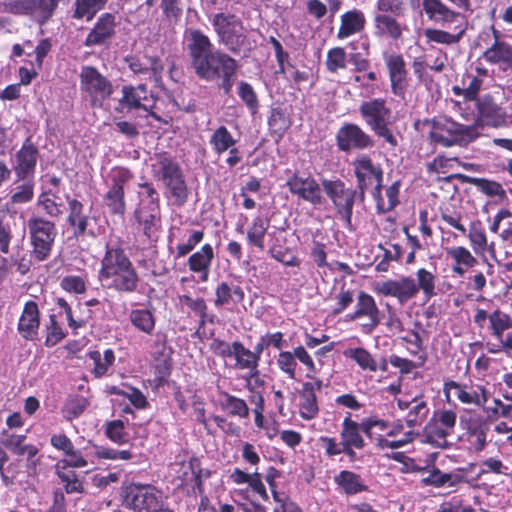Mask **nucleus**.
<instances>
[{"label": "nucleus", "mask_w": 512, "mask_h": 512, "mask_svg": "<svg viewBox=\"0 0 512 512\" xmlns=\"http://www.w3.org/2000/svg\"><path fill=\"white\" fill-rule=\"evenodd\" d=\"M99 278L110 280L109 288L127 294L136 292L140 282L138 272L124 250L109 246L101 260Z\"/></svg>", "instance_id": "f257e3e1"}, {"label": "nucleus", "mask_w": 512, "mask_h": 512, "mask_svg": "<svg viewBox=\"0 0 512 512\" xmlns=\"http://www.w3.org/2000/svg\"><path fill=\"white\" fill-rule=\"evenodd\" d=\"M475 325L486 328L489 340L486 342V350L490 354L512 352V317L499 308L488 313L482 308H477L473 316Z\"/></svg>", "instance_id": "f03ea898"}, {"label": "nucleus", "mask_w": 512, "mask_h": 512, "mask_svg": "<svg viewBox=\"0 0 512 512\" xmlns=\"http://www.w3.org/2000/svg\"><path fill=\"white\" fill-rule=\"evenodd\" d=\"M212 26L223 44L233 53H245L250 50V43L245 34L241 20L234 14L220 12L212 17Z\"/></svg>", "instance_id": "7ed1b4c3"}, {"label": "nucleus", "mask_w": 512, "mask_h": 512, "mask_svg": "<svg viewBox=\"0 0 512 512\" xmlns=\"http://www.w3.org/2000/svg\"><path fill=\"white\" fill-rule=\"evenodd\" d=\"M122 504L133 512H159L164 509L162 492L152 484L131 482L122 487Z\"/></svg>", "instance_id": "20e7f679"}, {"label": "nucleus", "mask_w": 512, "mask_h": 512, "mask_svg": "<svg viewBox=\"0 0 512 512\" xmlns=\"http://www.w3.org/2000/svg\"><path fill=\"white\" fill-rule=\"evenodd\" d=\"M360 113L378 136L383 137L392 146L397 145L396 138L387 127L390 109L385 106L384 100L375 99L363 102L360 106Z\"/></svg>", "instance_id": "39448f33"}, {"label": "nucleus", "mask_w": 512, "mask_h": 512, "mask_svg": "<svg viewBox=\"0 0 512 512\" xmlns=\"http://www.w3.org/2000/svg\"><path fill=\"white\" fill-rule=\"evenodd\" d=\"M58 2L59 0H9L2 6L6 13L28 15L42 25L52 17Z\"/></svg>", "instance_id": "423d86ee"}, {"label": "nucleus", "mask_w": 512, "mask_h": 512, "mask_svg": "<svg viewBox=\"0 0 512 512\" xmlns=\"http://www.w3.org/2000/svg\"><path fill=\"white\" fill-rule=\"evenodd\" d=\"M382 316L383 314L373 296L367 292L360 291L356 298L354 310L346 315V320L355 321L367 317L368 322L361 325V331L369 335L380 325Z\"/></svg>", "instance_id": "0eeeda50"}, {"label": "nucleus", "mask_w": 512, "mask_h": 512, "mask_svg": "<svg viewBox=\"0 0 512 512\" xmlns=\"http://www.w3.org/2000/svg\"><path fill=\"white\" fill-rule=\"evenodd\" d=\"M159 165L162 180L170 191L173 203L183 205L188 197V188L179 165L169 158H162Z\"/></svg>", "instance_id": "6e6552de"}, {"label": "nucleus", "mask_w": 512, "mask_h": 512, "mask_svg": "<svg viewBox=\"0 0 512 512\" xmlns=\"http://www.w3.org/2000/svg\"><path fill=\"white\" fill-rule=\"evenodd\" d=\"M322 186L326 194L333 201L341 220L351 223L352 208L355 202L356 191L346 188L340 181L323 180Z\"/></svg>", "instance_id": "1a4fd4ad"}, {"label": "nucleus", "mask_w": 512, "mask_h": 512, "mask_svg": "<svg viewBox=\"0 0 512 512\" xmlns=\"http://www.w3.org/2000/svg\"><path fill=\"white\" fill-rule=\"evenodd\" d=\"M82 89L87 92L94 106H101L113 91V87L108 79L91 66H85L80 73Z\"/></svg>", "instance_id": "9d476101"}, {"label": "nucleus", "mask_w": 512, "mask_h": 512, "mask_svg": "<svg viewBox=\"0 0 512 512\" xmlns=\"http://www.w3.org/2000/svg\"><path fill=\"white\" fill-rule=\"evenodd\" d=\"M443 391L447 398H449L450 392L454 391V396L460 403L477 407H484L489 397V392L483 385L472 382L459 383L448 380L444 382Z\"/></svg>", "instance_id": "9b49d317"}, {"label": "nucleus", "mask_w": 512, "mask_h": 512, "mask_svg": "<svg viewBox=\"0 0 512 512\" xmlns=\"http://www.w3.org/2000/svg\"><path fill=\"white\" fill-rule=\"evenodd\" d=\"M374 291L384 297L396 298L401 305L417 296L416 281L409 276L379 282L376 284Z\"/></svg>", "instance_id": "f8f14e48"}, {"label": "nucleus", "mask_w": 512, "mask_h": 512, "mask_svg": "<svg viewBox=\"0 0 512 512\" xmlns=\"http://www.w3.org/2000/svg\"><path fill=\"white\" fill-rule=\"evenodd\" d=\"M460 425L465 431L466 441L474 452H481L487 445L489 424L483 416L471 414L460 418Z\"/></svg>", "instance_id": "ddd939ff"}, {"label": "nucleus", "mask_w": 512, "mask_h": 512, "mask_svg": "<svg viewBox=\"0 0 512 512\" xmlns=\"http://www.w3.org/2000/svg\"><path fill=\"white\" fill-rule=\"evenodd\" d=\"M187 48L195 71H203L207 60L215 53L209 38L198 29L189 30Z\"/></svg>", "instance_id": "4468645a"}, {"label": "nucleus", "mask_w": 512, "mask_h": 512, "mask_svg": "<svg viewBox=\"0 0 512 512\" xmlns=\"http://www.w3.org/2000/svg\"><path fill=\"white\" fill-rule=\"evenodd\" d=\"M131 178L128 170L117 168L113 171V185L104 197L105 205L110 212L116 215H122L125 211L124 203V184Z\"/></svg>", "instance_id": "2eb2a0df"}, {"label": "nucleus", "mask_w": 512, "mask_h": 512, "mask_svg": "<svg viewBox=\"0 0 512 512\" xmlns=\"http://www.w3.org/2000/svg\"><path fill=\"white\" fill-rule=\"evenodd\" d=\"M236 69L237 64L234 59L225 53L215 52L205 63L204 70L198 69L195 73L200 78L214 80L220 76H233Z\"/></svg>", "instance_id": "dca6fc26"}, {"label": "nucleus", "mask_w": 512, "mask_h": 512, "mask_svg": "<svg viewBox=\"0 0 512 512\" xmlns=\"http://www.w3.org/2000/svg\"><path fill=\"white\" fill-rule=\"evenodd\" d=\"M414 471L421 473V483L424 486H431L434 488L455 487L464 481L463 474L455 472L444 473L435 465H432L431 467L417 466L414 468Z\"/></svg>", "instance_id": "f3484780"}, {"label": "nucleus", "mask_w": 512, "mask_h": 512, "mask_svg": "<svg viewBox=\"0 0 512 512\" xmlns=\"http://www.w3.org/2000/svg\"><path fill=\"white\" fill-rule=\"evenodd\" d=\"M39 327L40 311L38 304L33 300H29L24 304L17 324V330L25 340L34 341L38 337Z\"/></svg>", "instance_id": "a211bd4d"}, {"label": "nucleus", "mask_w": 512, "mask_h": 512, "mask_svg": "<svg viewBox=\"0 0 512 512\" xmlns=\"http://www.w3.org/2000/svg\"><path fill=\"white\" fill-rule=\"evenodd\" d=\"M423 11L427 18L442 25L466 22L458 11L449 8L442 0H422Z\"/></svg>", "instance_id": "6ab92c4d"}, {"label": "nucleus", "mask_w": 512, "mask_h": 512, "mask_svg": "<svg viewBox=\"0 0 512 512\" xmlns=\"http://www.w3.org/2000/svg\"><path fill=\"white\" fill-rule=\"evenodd\" d=\"M337 143L342 151L364 149L373 144L372 139L355 124H346L338 131Z\"/></svg>", "instance_id": "aec40b11"}, {"label": "nucleus", "mask_w": 512, "mask_h": 512, "mask_svg": "<svg viewBox=\"0 0 512 512\" xmlns=\"http://www.w3.org/2000/svg\"><path fill=\"white\" fill-rule=\"evenodd\" d=\"M33 256L38 261H44L50 255L55 238L54 226H30Z\"/></svg>", "instance_id": "412c9836"}, {"label": "nucleus", "mask_w": 512, "mask_h": 512, "mask_svg": "<svg viewBox=\"0 0 512 512\" xmlns=\"http://www.w3.org/2000/svg\"><path fill=\"white\" fill-rule=\"evenodd\" d=\"M478 119L475 123L476 127L484 125L492 127H501L506 122V113L497 105L491 97H484L478 104Z\"/></svg>", "instance_id": "4be33fe9"}, {"label": "nucleus", "mask_w": 512, "mask_h": 512, "mask_svg": "<svg viewBox=\"0 0 512 512\" xmlns=\"http://www.w3.org/2000/svg\"><path fill=\"white\" fill-rule=\"evenodd\" d=\"M115 16L105 13L98 18L94 28L88 34L84 44L87 47L106 44L115 34Z\"/></svg>", "instance_id": "5701e85b"}, {"label": "nucleus", "mask_w": 512, "mask_h": 512, "mask_svg": "<svg viewBox=\"0 0 512 512\" xmlns=\"http://www.w3.org/2000/svg\"><path fill=\"white\" fill-rule=\"evenodd\" d=\"M287 186L293 194L299 195L306 201L313 204H320L322 201L320 186L312 178L303 179L293 174L287 180Z\"/></svg>", "instance_id": "b1692460"}, {"label": "nucleus", "mask_w": 512, "mask_h": 512, "mask_svg": "<svg viewBox=\"0 0 512 512\" xmlns=\"http://www.w3.org/2000/svg\"><path fill=\"white\" fill-rule=\"evenodd\" d=\"M356 176L363 195L364 190L375 184V189L379 191L382 181V170L372 164L368 157H363L357 161Z\"/></svg>", "instance_id": "393cba45"}, {"label": "nucleus", "mask_w": 512, "mask_h": 512, "mask_svg": "<svg viewBox=\"0 0 512 512\" xmlns=\"http://www.w3.org/2000/svg\"><path fill=\"white\" fill-rule=\"evenodd\" d=\"M363 421L361 423L352 419L351 413H348L341 424L340 439L344 445L356 447L358 450L366 446L362 436Z\"/></svg>", "instance_id": "a878e982"}, {"label": "nucleus", "mask_w": 512, "mask_h": 512, "mask_svg": "<svg viewBox=\"0 0 512 512\" xmlns=\"http://www.w3.org/2000/svg\"><path fill=\"white\" fill-rule=\"evenodd\" d=\"M233 348L234 368L236 370H247L248 378L257 377L259 375V363L253 356L252 351L246 348L240 341H234Z\"/></svg>", "instance_id": "bb28decb"}, {"label": "nucleus", "mask_w": 512, "mask_h": 512, "mask_svg": "<svg viewBox=\"0 0 512 512\" xmlns=\"http://www.w3.org/2000/svg\"><path fill=\"white\" fill-rule=\"evenodd\" d=\"M483 58L490 64L502 65L504 70L512 71V46L505 41L494 40L484 51Z\"/></svg>", "instance_id": "cd10ccee"}, {"label": "nucleus", "mask_w": 512, "mask_h": 512, "mask_svg": "<svg viewBox=\"0 0 512 512\" xmlns=\"http://www.w3.org/2000/svg\"><path fill=\"white\" fill-rule=\"evenodd\" d=\"M214 258V251L210 244H205L188 258L190 271L200 274L202 282L208 281L210 266Z\"/></svg>", "instance_id": "c85d7f7f"}, {"label": "nucleus", "mask_w": 512, "mask_h": 512, "mask_svg": "<svg viewBox=\"0 0 512 512\" xmlns=\"http://www.w3.org/2000/svg\"><path fill=\"white\" fill-rule=\"evenodd\" d=\"M244 298L245 293L240 285H236L233 282L222 281L215 288L214 305L216 307H223L231 302L239 304Z\"/></svg>", "instance_id": "c756f323"}, {"label": "nucleus", "mask_w": 512, "mask_h": 512, "mask_svg": "<svg viewBox=\"0 0 512 512\" xmlns=\"http://www.w3.org/2000/svg\"><path fill=\"white\" fill-rule=\"evenodd\" d=\"M389 77L394 94L400 95L404 90V82L407 76L405 63L401 55L391 54L386 57Z\"/></svg>", "instance_id": "7c9ffc66"}, {"label": "nucleus", "mask_w": 512, "mask_h": 512, "mask_svg": "<svg viewBox=\"0 0 512 512\" xmlns=\"http://www.w3.org/2000/svg\"><path fill=\"white\" fill-rule=\"evenodd\" d=\"M231 482L237 485L248 484V486L264 500L268 499L266 488L262 482V476L259 472L247 473L236 467L229 475Z\"/></svg>", "instance_id": "2f4dec72"}, {"label": "nucleus", "mask_w": 512, "mask_h": 512, "mask_svg": "<svg viewBox=\"0 0 512 512\" xmlns=\"http://www.w3.org/2000/svg\"><path fill=\"white\" fill-rule=\"evenodd\" d=\"M334 482L347 495H355L368 490V486L364 483L362 477L349 470L340 471L334 476Z\"/></svg>", "instance_id": "473e14b6"}, {"label": "nucleus", "mask_w": 512, "mask_h": 512, "mask_svg": "<svg viewBox=\"0 0 512 512\" xmlns=\"http://www.w3.org/2000/svg\"><path fill=\"white\" fill-rule=\"evenodd\" d=\"M446 253L454 261L452 271L459 276H463L468 269L477 264V259L465 247H451L446 249Z\"/></svg>", "instance_id": "72a5a7b5"}, {"label": "nucleus", "mask_w": 512, "mask_h": 512, "mask_svg": "<svg viewBox=\"0 0 512 512\" xmlns=\"http://www.w3.org/2000/svg\"><path fill=\"white\" fill-rule=\"evenodd\" d=\"M455 24V30H458V32L455 34L440 29L427 28L424 30V36L429 42H435L438 44L445 45L457 44L465 34V31L467 29V22Z\"/></svg>", "instance_id": "f704fd0d"}, {"label": "nucleus", "mask_w": 512, "mask_h": 512, "mask_svg": "<svg viewBox=\"0 0 512 512\" xmlns=\"http://www.w3.org/2000/svg\"><path fill=\"white\" fill-rule=\"evenodd\" d=\"M218 394L220 396L219 406L223 411H226L230 416L249 417L250 410L244 399L223 390L219 391Z\"/></svg>", "instance_id": "c9c22d12"}, {"label": "nucleus", "mask_w": 512, "mask_h": 512, "mask_svg": "<svg viewBox=\"0 0 512 512\" xmlns=\"http://www.w3.org/2000/svg\"><path fill=\"white\" fill-rule=\"evenodd\" d=\"M300 399L301 417L306 420L315 418L319 412V406L316 393L314 392V384H311V382L303 384Z\"/></svg>", "instance_id": "e433bc0d"}, {"label": "nucleus", "mask_w": 512, "mask_h": 512, "mask_svg": "<svg viewBox=\"0 0 512 512\" xmlns=\"http://www.w3.org/2000/svg\"><path fill=\"white\" fill-rule=\"evenodd\" d=\"M129 321L139 332L152 335L156 326V317L150 309H133L129 313Z\"/></svg>", "instance_id": "4c0bfd02"}, {"label": "nucleus", "mask_w": 512, "mask_h": 512, "mask_svg": "<svg viewBox=\"0 0 512 512\" xmlns=\"http://www.w3.org/2000/svg\"><path fill=\"white\" fill-rule=\"evenodd\" d=\"M456 177L464 183L475 186L479 191L489 197H499L502 199L506 195L503 186L499 182L485 178L470 177L463 174H458Z\"/></svg>", "instance_id": "58836bf2"}, {"label": "nucleus", "mask_w": 512, "mask_h": 512, "mask_svg": "<svg viewBox=\"0 0 512 512\" xmlns=\"http://www.w3.org/2000/svg\"><path fill=\"white\" fill-rule=\"evenodd\" d=\"M38 156V151L33 145H24L17 153L16 174L24 178L34 170Z\"/></svg>", "instance_id": "ea45409f"}, {"label": "nucleus", "mask_w": 512, "mask_h": 512, "mask_svg": "<svg viewBox=\"0 0 512 512\" xmlns=\"http://www.w3.org/2000/svg\"><path fill=\"white\" fill-rule=\"evenodd\" d=\"M343 356L353 360L364 371H378V362L373 355L363 347L348 348L343 351Z\"/></svg>", "instance_id": "a19ab883"}, {"label": "nucleus", "mask_w": 512, "mask_h": 512, "mask_svg": "<svg viewBox=\"0 0 512 512\" xmlns=\"http://www.w3.org/2000/svg\"><path fill=\"white\" fill-rule=\"evenodd\" d=\"M365 19L360 11L353 10L341 17V26L338 31V38L343 39L364 28Z\"/></svg>", "instance_id": "79ce46f5"}, {"label": "nucleus", "mask_w": 512, "mask_h": 512, "mask_svg": "<svg viewBox=\"0 0 512 512\" xmlns=\"http://www.w3.org/2000/svg\"><path fill=\"white\" fill-rule=\"evenodd\" d=\"M411 407L405 417L406 424L409 428L422 425L429 415V407L423 397H414L411 400Z\"/></svg>", "instance_id": "37998d69"}, {"label": "nucleus", "mask_w": 512, "mask_h": 512, "mask_svg": "<svg viewBox=\"0 0 512 512\" xmlns=\"http://www.w3.org/2000/svg\"><path fill=\"white\" fill-rule=\"evenodd\" d=\"M88 356L94 364L92 373L95 378L103 377L115 361L114 351L110 348L106 349L103 355L100 353V351L93 350L88 353Z\"/></svg>", "instance_id": "c03bdc74"}, {"label": "nucleus", "mask_w": 512, "mask_h": 512, "mask_svg": "<svg viewBox=\"0 0 512 512\" xmlns=\"http://www.w3.org/2000/svg\"><path fill=\"white\" fill-rule=\"evenodd\" d=\"M89 404V400L82 395H69L62 407V415L66 420L72 421L80 417Z\"/></svg>", "instance_id": "a18cd8bd"}, {"label": "nucleus", "mask_w": 512, "mask_h": 512, "mask_svg": "<svg viewBox=\"0 0 512 512\" xmlns=\"http://www.w3.org/2000/svg\"><path fill=\"white\" fill-rule=\"evenodd\" d=\"M56 474L64 485L67 494L83 493L84 486L75 471L62 467L60 463L55 465Z\"/></svg>", "instance_id": "49530a36"}, {"label": "nucleus", "mask_w": 512, "mask_h": 512, "mask_svg": "<svg viewBox=\"0 0 512 512\" xmlns=\"http://www.w3.org/2000/svg\"><path fill=\"white\" fill-rule=\"evenodd\" d=\"M181 301L199 317V328H203L207 322H214V315L207 313L208 306L203 298H192L190 295L181 296Z\"/></svg>", "instance_id": "de8ad7c7"}, {"label": "nucleus", "mask_w": 512, "mask_h": 512, "mask_svg": "<svg viewBox=\"0 0 512 512\" xmlns=\"http://www.w3.org/2000/svg\"><path fill=\"white\" fill-rule=\"evenodd\" d=\"M426 441L436 447L446 448L448 446L447 437L452 435L436 423H428L424 429Z\"/></svg>", "instance_id": "09e8293b"}, {"label": "nucleus", "mask_w": 512, "mask_h": 512, "mask_svg": "<svg viewBox=\"0 0 512 512\" xmlns=\"http://www.w3.org/2000/svg\"><path fill=\"white\" fill-rule=\"evenodd\" d=\"M108 0H76L73 17L92 19L97 11L102 9Z\"/></svg>", "instance_id": "8fccbe9b"}, {"label": "nucleus", "mask_w": 512, "mask_h": 512, "mask_svg": "<svg viewBox=\"0 0 512 512\" xmlns=\"http://www.w3.org/2000/svg\"><path fill=\"white\" fill-rule=\"evenodd\" d=\"M377 33L388 35L394 39L401 35V29L395 19L387 15H378L375 18Z\"/></svg>", "instance_id": "3c124183"}, {"label": "nucleus", "mask_w": 512, "mask_h": 512, "mask_svg": "<svg viewBox=\"0 0 512 512\" xmlns=\"http://www.w3.org/2000/svg\"><path fill=\"white\" fill-rule=\"evenodd\" d=\"M417 294L420 290L423 291L424 295L430 299L435 293V276L426 270L425 268L418 269L417 273Z\"/></svg>", "instance_id": "603ef678"}, {"label": "nucleus", "mask_w": 512, "mask_h": 512, "mask_svg": "<svg viewBox=\"0 0 512 512\" xmlns=\"http://www.w3.org/2000/svg\"><path fill=\"white\" fill-rule=\"evenodd\" d=\"M65 336L66 334L58 323L56 315L51 314L49 316V324L46 326L45 346L53 347L62 341Z\"/></svg>", "instance_id": "864d4df0"}, {"label": "nucleus", "mask_w": 512, "mask_h": 512, "mask_svg": "<svg viewBox=\"0 0 512 512\" xmlns=\"http://www.w3.org/2000/svg\"><path fill=\"white\" fill-rule=\"evenodd\" d=\"M277 367L283 372L289 379L294 380L296 378L297 362L290 351H280L276 359Z\"/></svg>", "instance_id": "5fc2aeb1"}, {"label": "nucleus", "mask_w": 512, "mask_h": 512, "mask_svg": "<svg viewBox=\"0 0 512 512\" xmlns=\"http://www.w3.org/2000/svg\"><path fill=\"white\" fill-rule=\"evenodd\" d=\"M442 129L450 134L456 135L458 141H472L478 134L475 132V126H465L455 122H450L442 126Z\"/></svg>", "instance_id": "6e6d98bb"}, {"label": "nucleus", "mask_w": 512, "mask_h": 512, "mask_svg": "<svg viewBox=\"0 0 512 512\" xmlns=\"http://www.w3.org/2000/svg\"><path fill=\"white\" fill-rule=\"evenodd\" d=\"M95 456L99 459L105 460H123L128 461L133 458V454L130 450H120L105 446H95Z\"/></svg>", "instance_id": "4d7b16f0"}, {"label": "nucleus", "mask_w": 512, "mask_h": 512, "mask_svg": "<svg viewBox=\"0 0 512 512\" xmlns=\"http://www.w3.org/2000/svg\"><path fill=\"white\" fill-rule=\"evenodd\" d=\"M439 512H475V509L463 496L455 495L440 505Z\"/></svg>", "instance_id": "13d9d810"}, {"label": "nucleus", "mask_w": 512, "mask_h": 512, "mask_svg": "<svg viewBox=\"0 0 512 512\" xmlns=\"http://www.w3.org/2000/svg\"><path fill=\"white\" fill-rule=\"evenodd\" d=\"M211 143L214 145L217 153H223L230 149L234 145L235 141L226 127L221 126L213 133Z\"/></svg>", "instance_id": "bf43d9fd"}, {"label": "nucleus", "mask_w": 512, "mask_h": 512, "mask_svg": "<svg viewBox=\"0 0 512 512\" xmlns=\"http://www.w3.org/2000/svg\"><path fill=\"white\" fill-rule=\"evenodd\" d=\"M105 434L111 441L117 444H123L128 441L124 421L119 419L107 423Z\"/></svg>", "instance_id": "052dcab7"}, {"label": "nucleus", "mask_w": 512, "mask_h": 512, "mask_svg": "<svg viewBox=\"0 0 512 512\" xmlns=\"http://www.w3.org/2000/svg\"><path fill=\"white\" fill-rule=\"evenodd\" d=\"M189 467L192 470L193 477L191 482L193 484V490H197L199 494L204 493L203 478L210 477L209 470H203L200 467V461L197 458H191L189 461Z\"/></svg>", "instance_id": "680f3d73"}, {"label": "nucleus", "mask_w": 512, "mask_h": 512, "mask_svg": "<svg viewBox=\"0 0 512 512\" xmlns=\"http://www.w3.org/2000/svg\"><path fill=\"white\" fill-rule=\"evenodd\" d=\"M416 435L417 434L415 432H413L412 430L404 433L403 437L400 439H397V440H389V439H386L384 436L379 435L376 438V446L380 449H386V448L398 449V448H401V447L411 443L414 440Z\"/></svg>", "instance_id": "e2e57ef3"}, {"label": "nucleus", "mask_w": 512, "mask_h": 512, "mask_svg": "<svg viewBox=\"0 0 512 512\" xmlns=\"http://www.w3.org/2000/svg\"><path fill=\"white\" fill-rule=\"evenodd\" d=\"M270 128L278 134L284 133L291 125L289 117L279 108H274L269 118Z\"/></svg>", "instance_id": "0e129e2a"}, {"label": "nucleus", "mask_w": 512, "mask_h": 512, "mask_svg": "<svg viewBox=\"0 0 512 512\" xmlns=\"http://www.w3.org/2000/svg\"><path fill=\"white\" fill-rule=\"evenodd\" d=\"M120 104L127 107L128 110L132 109H143L148 114L155 116L153 112H150L146 103L140 102L134 93V87H123V97L120 100Z\"/></svg>", "instance_id": "69168bd1"}, {"label": "nucleus", "mask_w": 512, "mask_h": 512, "mask_svg": "<svg viewBox=\"0 0 512 512\" xmlns=\"http://www.w3.org/2000/svg\"><path fill=\"white\" fill-rule=\"evenodd\" d=\"M3 435L6 437L1 441L2 445L13 454L23 456V450L26 446L24 442L27 436L25 434H6V432H3Z\"/></svg>", "instance_id": "338daca9"}, {"label": "nucleus", "mask_w": 512, "mask_h": 512, "mask_svg": "<svg viewBox=\"0 0 512 512\" xmlns=\"http://www.w3.org/2000/svg\"><path fill=\"white\" fill-rule=\"evenodd\" d=\"M63 290L69 293L83 294L86 291V282L81 276H65L60 283Z\"/></svg>", "instance_id": "774afa93"}]
</instances>
